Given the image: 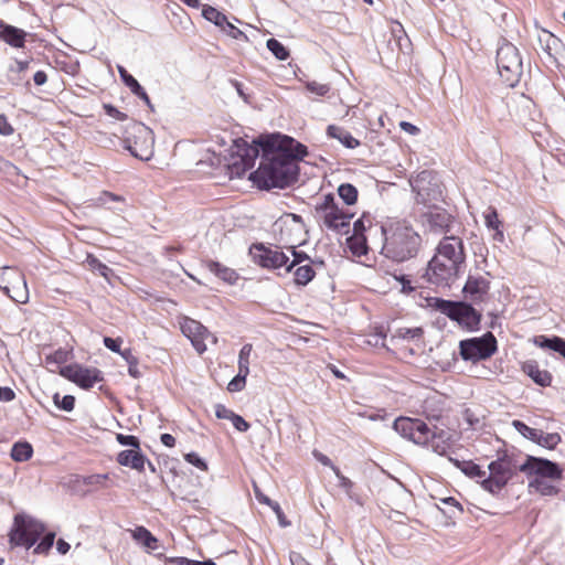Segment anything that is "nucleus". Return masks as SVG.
<instances>
[{
    "label": "nucleus",
    "instance_id": "obj_1",
    "mask_svg": "<svg viewBox=\"0 0 565 565\" xmlns=\"http://www.w3.org/2000/svg\"><path fill=\"white\" fill-rule=\"evenodd\" d=\"M262 148L259 167L250 172L249 180L259 189H286L299 179L301 161L307 154V147L279 132L258 137Z\"/></svg>",
    "mask_w": 565,
    "mask_h": 565
},
{
    "label": "nucleus",
    "instance_id": "obj_2",
    "mask_svg": "<svg viewBox=\"0 0 565 565\" xmlns=\"http://www.w3.org/2000/svg\"><path fill=\"white\" fill-rule=\"evenodd\" d=\"M394 430L403 438L434 452L446 456L451 447L452 435L448 429L430 426L419 418L398 417L393 423Z\"/></svg>",
    "mask_w": 565,
    "mask_h": 565
},
{
    "label": "nucleus",
    "instance_id": "obj_3",
    "mask_svg": "<svg viewBox=\"0 0 565 565\" xmlns=\"http://www.w3.org/2000/svg\"><path fill=\"white\" fill-rule=\"evenodd\" d=\"M384 235L382 254L393 262L403 263L417 256L420 235L407 223L395 222L381 227Z\"/></svg>",
    "mask_w": 565,
    "mask_h": 565
},
{
    "label": "nucleus",
    "instance_id": "obj_4",
    "mask_svg": "<svg viewBox=\"0 0 565 565\" xmlns=\"http://www.w3.org/2000/svg\"><path fill=\"white\" fill-rule=\"evenodd\" d=\"M353 216V213L339 206L333 193L323 195L321 202L315 205V217L320 225L340 235L349 234Z\"/></svg>",
    "mask_w": 565,
    "mask_h": 565
},
{
    "label": "nucleus",
    "instance_id": "obj_5",
    "mask_svg": "<svg viewBox=\"0 0 565 565\" xmlns=\"http://www.w3.org/2000/svg\"><path fill=\"white\" fill-rule=\"evenodd\" d=\"M429 305L469 332L480 329L482 315L467 301H454L435 297L430 298Z\"/></svg>",
    "mask_w": 565,
    "mask_h": 565
},
{
    "label": "nucleus",
    "instance_id": "obj_6",
    "mask_svg": "<svg viewBox=\"0 0 565 565\" xmlns=\"http://www.w3.org/2000/svg\"><path fill=\"white\" fill-rule=\"evenodd\" d=\"M495 61L499 75L507 86H516L523 74V62L519 49L503 39L497 50Z\"/></svg>",
    "mask_w": 565,
    "mask_h": 565
},
{
    "label": "nucleus",
    "instance_id": "obj_7",
    "mask_svg": "<svg viewBox=\"0 0 565 565\" xmlns=\"http://www.w3.org/2000/svg\"><path fill=\"white\" fill-rule=\"evenodd\" d=\"M153 142L152 130L142 122L131 120L124 130L122 146L140 160L150 158L149 146Z\"/></svg>",
    "mask_w": 565,
    "mask_h": 565
},
{
    "label": "nucleus",
    "instance_id": "obj_8",
    "mask_svg": "<svg viewBox=\"0 0 565 565\" xmlns=\"http://www.w3.org/2000/svg\"><path fill=\"white\" fill-rule=\"evenodd\" d=\"M513 459L507 454L500 455L497 460L489 463V476L481 481L483 490L498 494L512 479L514 469Z\"/></svg>",
    "mask_w": 565,
    "mask_h": 565
},
{
    "label": "nucleus",
    "instance_id": "obj_9",
    "mask_svg": "<svg viewBox=\"0 0 565 565\" xmlns=\"http://www.w3.org/2000/svg\"><path fill=\"white\" fill-rule=\"evenodd\" d=\"M498 349V342L492 332L482 337L461 340L459 350L462 360L478 362L491 358Z\"/></svg>",
    "mask_w": 565,
    "mask_h": 565
},
{
    "label": "nucleus",
    "instance_id": "obj_10",
    "mask_svg": "<svg viewBox=\"0 0 565 565\" xmlns=\"http://www.w3.org/2000/svg\"><path fill=\"white\" fill-rule=\"evenodd\" d=\"M58 374L83 390H89L96 383L104 381V374L99 369L84 366L79 363L60 367Z\"/></svg>",
    "mask_w": 565,
    "mask_h": 565
},
{
    "label": "nucleus",
    "instance_id": "obj_11",
    "mask_svg": "<svg viewBox=\"0 0 565 565\" xmlns=\"http://www.w3.org/2000/svg\"><path fill=\"white\" fill-rule=\"evenodd\" d=\"M519 470L527 477L561 480L563 478L562 467L550 459L527 455Z\"/></svg>",
    "mask_w": 565,
    "mask_h": 565
},
{
    "label": "nucleus",
    "instance_id": "obj_12",
    "mask_svg": "<svg viewBox=\"0 0 565 565\" xmlns=\"http://www.w3.org/2000/svg\"><path fill=\"white\" fill-rule=\"evenodd\" d=\"M253 262L266 269L286 268L289 257L279 249L266 247L263 243H255L249 248Z\"/></svg>",
    "mask_w": 565,
    "mask_h": 565
},
{
    "label": "nucleus",
    "instance_id": "obj_13",
    "mask_svg": "<svg viewBox=\"0 0 565 565\" xmlns=\"http://www.w3.org/2000/svg\"><path fill=\"white\" fill-rule=\"evenodd\" d=\"M459 268L445 258L435 254L428 262L425 277L427 280L435 285H449V282L457 277Z\"/></svg>",
    "mask_w": 565,
    "mask_h": 565
},
{
    "label": "nucleus",
    "instance_id": "obj_14",
    "mask_svg": "<svg viewBox=\"0 0 565 565\" xmlns=\"http://www.w3.org/2000/svg\"><path fill=\"white\" fill-rule=\"evenodd\" d=\"M40 535L36 524L26 523L21 515L14 516V529L10 533V543L15 546L32 547Z\"/></svg>",
    "mask_w": 565,
    "mask_h": 565
},
{
    "label": "nucleus",
    "instance_id": "obj_15",
    "mask_svg": "<svg viewBox=\"0 0 565 565\" xmlns=\"http://www.w3.org/2000/svg\"><path fill=\"white\" fill-rule=\"evenodd\" d=\"M413 190L417 193V196L422 202L437 201L441 198V189L438 181L433 178L431 172L424 170L419 172L412 183Z\"/></svg>",
    "mask_w": 565,
    "mask_h": 565
},
{
    "label": "nucleus",
    "instance_id": "obj_16",
    "mask_svg": "<svg viewBox=\"0 0 565 565\" xmlns=\"http://www.w3.org/2000/svg\"><path fill=\"white\" fill-rule=\"evenodd\" d=\"M435 254L445 258L446 262L454 263L459 269L466 259L462 239L454 235L445 236L438 244Z\"/></svg>",
    "mask_w": 565,
    "mask_h": 565
},
{
    "label": "nucleus",
    "instance_id": "obj_17",
    "mask_svg": "<svg viewBox=\"0 0 565 565\" xmlns=\"http://www.w3.org/2000/svg\"><path fill=\"white\" fill-rule=\"evenodd\" d=\"M454 217L445 209L433 206L422 214L423 225L431 233L443 234L449 232Z\"/></svg>",
    "mask_w": 565,
    "mask_h": 565
},
{
    "label": "nucleus",
    "instance_id": "obj_18",
    "mask_svg": "<svg viewBox=\"0 0 565 565\" xmlns=\"http://www.w3.org/2000/svg\"><path fill=\"white\" fill-rule=\"evenodd\" d=\"M182 332L188 337L195 350L203 353L206 350L204 339L210 334L209 330L199 321L186 319L181 326Z\"/></svg>",
    "mask_w": 565,
    "mask_h": 565
},
{
    "label": "nucleus",
    "instance_id": "obj_19",
    "mask_svg": "<svg viewBox=\"0 0 565 565\" xmlns=\"http://www.w3.org/2000/svg\"><path fill=\"white\" fill-rule=\"evenodd\" d=\"M539 43L543 52L546 54L548 62L557 65V58L565 50L564 43L546 30H543L539 35Z\"/></svg>",
    "mask_w": 565,
    "mask_h": 565
},
{
    "label": "nucleus",
    "instance_id": "obj_20",
    "mask_svg": "<svg viewBox=\"0 0 565 565\" xmlns=\"http://www.w3.org/2000/svg\"><path fill=\"white\" fill-rule=\"evenodd\" d=\"M258 138L253 140L252 145H248L244 139L238 138L234 140L235 151L232 157L237 158L241 161H244L247 164V168H253L256 159L262 151V148L257 145Z\"/></svg>",
    "mask_w": 565,
    "mask_h": 565
},
{
    "label": "nucleus",
    "instance_id": "obj_21",
    "mask_svg": "<svg viewBox=\"0 0 565 565\" xmlns=\"http://www.w3.org/2000/svg\"><path fill=\"white\" fill-rule=\"evenodd\" d=\"M28 32L0 20V41L14 49H23L26 43Z\"/></svg>",
    "mask_w": 565,
    "mask_h": 565
},
{
    "label": "nucleus",
    "instance_id": "obj_22",
    "mask_svg": "<svg viewBox=\"0 0 565 565\" xmlns=\"http://www.w3.org/2000/svg\"><path fill=\"white\" fill-rule=\"evenodd\" d=\"M490 289V281L481 276L469 275L462 288L463 294L471 301H481Z\"/></svg>",
    "mask_w": 565,
    "mask_h": 565
},
{
    "label": "nucleus",
    "instance_id": "obj_23",
    "mask_svg": "<svg viewBox=\"0 0 565 565\" xmlns=\"http://www.w3.org/2000/svg\"><path fill=\"white\" fill-rule=\"evenodd\" d=\"M147 457L141 452L140 449H127L122 450L117 455V462L120 466L129 467L139 472L145 470Z\"/></svg>",
    "mask_w": 565,
    "mask_h": 565
},
{
    "label": "nucleus",
    "instance_id": "obj_24",
    "mask_svg": "<svg viewBox=\"0 0 565 565\" xmlns=\"http://www.w3.org/2000/svg\"><path fill=\"white\" fill-rule=\"evenodd\" d=\"M117 70H118L120 79L127 87H129L131 93L134 95H136L137 97H139L141 100H143V103L147 105L148 108L153 110V105H152L147 92L139 84V82L131 74H129L128 71L124 66L118 65Z\"/></svg>",
    "mask_w": 565,
    "mask_h": 565
},
{
    "label": "nucleus",
    "instance_id": "obj_25",
    "mask_svg": "<svg viewBox=\"0 0 565 565\" xmlns=\"http://www.w3.org/2000/svg\"><path fill=\"white\" fill-rule=\"evenodd\" d=\"M522 371L531 377V380L542 386H550L552 383V374L546 370H541L537 362L534 360L525 361L522 364Z\"/></svg>",
    "mask_w": 565,
    "mask_h": 565
},
{
    "label": "nucleus",
    "instance_id": "obj_26",
    "mask_svg": "<svg viewBox=\"0 0 565 565\" xmlns=\"http://www.w3.org/2000/svg\"><path fill=\"white\" fill-rule=\"evenodd\" d=\"M555 481L552 479L533 478L529 482V490L544 497H555L559 493V488L554 483Z\"/></svg>",
    "mask_w": 565,
    "mask_h": 565
},
{
    "label": "nucleus",
    "instance_id": "obj_27",
    "mask_svg": "<svg viewBox=\"0 0 565 565\" xmlns=\"http://www.w3.org/2000/svg\"><path fill=\"white\" fill-rule=\"evenodd\" d=\"M327 136L338 139L348 149H355L360 146V141L354 138L351 132L335 125H329L327 127Z\"/></svg>",
    "mask_w": 565,
    "mask_h": 565
},
{
    "label": "nucleus",
    "instance_id": "obj_28",
    "mask_svg": "<svg viewBox=\"0 0 565 565\" xmlns=\"http://www.w3.org/2000/svg\"><path fill=\"white\" fill-rule=\"evenodd\" d=\"M205 265L212 274L230 285H234L238 279V274L234 269L218 262L207 260Z\"/></svg>",
    "mask_w": 565,
    "mask_h": 565
},
{
    "label": "nucleus",
    "instance_id": "obj_29",
    "mask_svg": "<svg viewBox=\"0 0 565 565\" xmlns=\"http://www.w3.org/2000/svg\"><path fill=\"white\" fill-rule=\"evenodd\" d=\"M534 343L542 349L554 351L565 359V339L557 335H539L534 338Z\"/></svg>",
    "mask_w": 565,
    "mask_h": 565
},
{
    "label": "nucleus",
    "instance_id": "obj_30",
    "mask_svg": "<svg viewBox=\"0 0 565 565\" xmlns=\"http://www.w3.org/2000/svg\"><path fill=\"white\" fill-rule=\"evenodd\" d=\"M132 539L147 550H157L158 540L157 537L145 526H137L131 531Z\"/></svg>",
    "mask_w": 565,
    "mask_h": 565
},
{
    "label": "nucleus",
    "instance_id": "obj_31",
    "mask_svg": "<svg viewBox=\"0 0 565 565\" xmlns=\"http://www.w3.org/2000/svg\"><path fill=\"white\" fill-rule=\"evenodd\" d=\"M254 490H255V495H256V499L258 500V502L265 503L269 508H271V510L275 512V514L279 521V524L282 527L288 526L290 524V522L287 521L286 515H285L282 509L280 508L279 503L276 501H273L267 495L262 493L260 490L256 486L254 487Z\"/></svg>",
    "mask_w": 565,
    "mask_h": 565
},
{
    "label": "nucleus",
    "instance_id": "obj_32",
    "mask_svg": "<svg viewBox=\"0 0 565 565\" xmlns=\"http://www.w3.org/2000/svg\"><path fill=\"white\" fill-rule=\"evenodd\" d=\"M10 456L17 462L28 461L33 456V447L29 441H17L12 445Z\"/></svg>",
    "mask_w": 565,
    "mask_h": 565
},
{
    "label": "nucleus",
    "instance_id": "obj_33",
    "mask_svg": "<svg viewBox=\"0 0 565 565\" xmlns=\"http://www.w3.org/2000/svg\"><path fill=\"white\" fill-rule=\"evenodd\" d=\"M347 245L354 256H363L369 252L365 235L352 234L347 237Z\"/></svg>",
    "mask_w": 565,
    "mask_h": 565
},
{
    "label": "nucleus",
    "instance_id": "obj_34",
    "mask_svg": "<svg viewBox=\"0 0 565 565\" xmlns=\"http://www.w3.org/2000/svg\"><path fill=\"white\" fill-rule=\"evenodd\" d=\"M424 335V330L420 327L416 328H398L391 337V342L396 344L398 340H420Z\"/></svg>",
    "mask_w": 565,
    "mask_h": 565
},
{
    "label": "nucleus",
    "instance_id": "obj_35",
    "mask_svg": "<svg viewBox=\"0 0 565 565\" xmlns=\"http://www.w3.org/2000/svg\"><path fill=\"white\" fill-rule=\"evenodd\" d=\"M109 473H96L90 476H82L77 480L82 482L84 486L92 487L93 489H106L109 488L108 484Z\"/></svg>",
    "mask_w": 565,
    "mask_h": 565
},
{
    "label": "nucleus",
    "instance_id": "obj_36",
    "mask_svg": "<svg viewBox=\"0 0 565 565\" xmlns=\"http://www.w3.org/2000/svg\"><path fill=\"white\" fill-rule=\"evenodd\" d=\"M202 17L209 22H212L213 24L218 26L220 29H222V26L227 20V17L223 12L218 11L216 8L209 4H204L202 7Z\"/></svg>",
    "mask_w": 565,
    "mask_h": 565
},
{
    "label": "nucleus",
    "instance_id": "obj_37",
    "mask_svg": "<svg viewBox=\"0 0 565 565\" xmlns=\"http://www.w3.org/2000/svg\"><path fill=\"white\" fill-rule=\"evenodd\" d=\"M86 264L93 271L103 276L107 280H109L110 276L114 275L111 268H109L106 264L102 263L96 256L88 254L86 257Z\"/></svg>",
    "mask_w": 565,
    "mask_h": 565
},
{
    "label": "nucleus",
    "instance_id": "obj_38",
    "mask_svg": "<svg viewBox=\"0 0 565 565\" xmlns=\"http://www.w3.org/2000/svg\"><path fill=\"white\" fill-rule=\"evenodd\" d=\"M19 284L21 285V287H13V295L11 294V288L9 286L3 287L2 289L15 302L24 303L28 300V288L24 277L19 276Z\"/></svg>",
    "mask_w": 565,
    "mask_h": 565
},
{
    "label": "nucleus",
    "instance_id": "obj_39",
    "mask_svg": "<svg viewBox=\"0 0 565 565\" xmlns=\"http://www.w3.org/2000/svg\"><path fill=\"white\" fill-rule=\"evenodd\" d=\"M338 195L347 205H353L358 200V189L351 183H342L338 188Z\"/></svg>",
    "mask_w": 565,
    "mask_h": 565
},
{
    "label": "nucleus",
    "instance_id": "obj_40",
    "mask_svg": "<svg viewBox=\"0 0 565 565\" xmlns=\"http://www.w3.org/2000/svg\"><path fill=\"white\" fill-rule=\"evenodd\" d=\"M316 276L311 265L299 266L295 271V282L299 286L308 285Z\"/></svg>",
    "mask_w": 565,
    "mask_h": 565
},
{
    "label": "nucleus",
    "instance_id": "obj_41",
    "mask_svg": "<svg viewBox=\"0 0 565 565\" xmlns=\"http://www.w3.org/2000/svg\"><path fill=\"white\" fill-rule=\"evenodd\" d=\"M268 51L279 61H286L289 57V50L278 40L270 38L266 42Z\"/></svg>",
    "mask_w": 565,
    "mask_h": 565
},
{
    "label": "nucleus",
    "instance_id": "obj_42",
    "mask_svg": "<svg viewBox=\"0 0 565 565\" xmlns=\"http://www.w3.org/2000/svg\"><path fill=\"white\" fill-rule=\"evenodd\" d=\"M561 441L562 437L558 433L544 434L542 430H540V436L537 437L535 444L546 449H555Z\"/></svg>",
    "mask_w": 565,
    "mask_h": 565
},
{
    "label": "nucleus",
    "instance_id": "obj_43",
    "mask_svg": "<svg viewBox=\"0 0 565 565\" xmlns=\"http://www.w3.org/2000/svg\"><path fill=\"white\" fill-rule=\"evenodd\" d=\"M512 426L515 430L521 434L524 438L533 441L535 444L537 437L540 436V429L532 428L527 426L525 423L519 419H514L512 422Z\"/></svg>",
    "mask_w": 565,
    "mask_h": 565
},
{
    "label": "nucleus",
    "instance_id": "obj_44",
    "mask_svg": "<svg viewBox=\"0 0 565 565\" xmlns=\"http://www.w3.org/2000/svg\"><path fill=\"white\" fill-rule=\"evenodd\" d=\"M120 355L128 364V374L134 379H139L141 372L138 369V359L132 354L131 349H125Z\"/></svg>",
    "mask_w": 565,
    "mask_h": 565
},
{
    "label": "nucleus",
    "instance_id": "obj_45",
    "mask_svg": "<svg viewBox=\"0 0 565 565\" xmlns=\"http://www.w3.org/2000/svg\"><path fill=\"white\" fill-rule=\"evenodd\" d=\"M70 360V352L62 348L55 350L53 353L45 356L46 366L56 365L58 369L61 365Z\"/></svg>",
    "mask_w": 565,
    "mask_h": 565
},
{
    "label": "nucleus",
    "instance_id": "obj_46",
    "mask_svg": "<svg viewBox=\"0 0 565 565\" xmlns=\"http://www.w3.org/2000/svg\"><path fill=\"white\" fill-rule=\"evenodd\" d=\"M462 472L469 477V478H473V479H481V481L487 478V473L484 470L481 469V467L477 463H475L473 461L471 460H462Z\"/></svg>",
    "mask_w": 565,
    "mask_h": 565
},
{
    "label": "nucleus",
    "instance_id": "obj_47",
    "mask_svg": "<svg viewBox=\"0 0 565 565\" xmlns=\"http://www.w3.org/2000/svg\"><path fill=\"white\" fill-rule=\"evenodd\" d=\"M250 169L252 168H247V164L244 161H241L237 158H233V161L227 164V170L231 179H239Z\"/></svg>",
    "mask_w": 565,
    "mask_h": 565
},
{
    "label": "nucleus",
    "instance_id": "obj_48",
    "mask_svg": "<svg viewBox=\"0 0 565 565\" xmlns=\"http://www.w3.org/2000/svg\"><path fill=\"white\" fill-rule=\"evenodd\" d=\"M55 406L65 412H72L75 407V397L73 395L61 396L58 393L53 395Z\"/></svg>",
    "mask_w": 565,
    "mask_h": 565
},
{
    "label": "nucleus",
    "instance_id": "obj_49",
    "mask_svg": "<svg viewBox=\"0 0 565 565\" xmlns=\"http://www.w3.org/2000/svg\"><path fill=\"white\" fill-rule=\"evenodd\" d=\"M253 350V345L250 343H246L242 347L238 354V370L241 372H249V356Z\"/></svg>",
    "mask_w": 565,
    "mask_h": 565
},
{
    "label": "nucleus",
    "instance_id": "obj_50",
    "mask_svg": "<svg viewBox=\"0 0 565 565\" xmlns=\"http://www.w3.org/2000/svg\"><path fill=\"white\" fill-rule=\"evenodd\" d=\"M248 374L249 372H241V370H238V373L230 381L227 391L234 393L244 390Z\"/></svg>",
    "mask_w": 565,
    "mask_h": 565
},
{
    "label": "nucleus",
    "instance_id": "obj_51",
    "mask_svg": "<svg viewBox=\"0 0 565 565\" xmlns=\"http://www.w3.org/2000/svg\"><path fill=\"white\" fill-rule=\"evenodd\" d=\"M294 259L291 262L288 260L285 271L290 273L292 268L297 265H300L305 260H310V257L305 252H298L295 246L290 247Z\"/></svg>",
    "mask_w": 565,
    "mask_h": 565
},
{
    "label": "nucleus",
    "instance_id": "obj_52",
    "mask_svg": "<svg viewBox=\"0 0 565 565\" xmlns=\"http://www.w3.org/2000/svg\"><path fill=\"white\" fill-rule=\"evenodd\" d=\"M221 30L235 40L248 41L247 35L238 28H236L232 22H230L228 19L226 20Z\"/></svg>",
    "mask_w": 565,
    "mask_h": 565
},
{
    "label": "nucleus",
    "instance_id": "obj_53",
    "mask_svg": "<svg viewBox=\"0 0 565 565\" xmlns=\"http://www.w3.org/2000/svg\"><path fill=\"white\" fill-rule=\"evenodd\" d=\"M440 501L449 508V518H456L463 512L462 505L452 497L443 498Z\"/></svg>",
    "mask_w": 565,
    "mask_h": 565
},
{
    "label": "nucleus",
    "instance_id": "obj_54",
    "mask_svg": "<svg viewBox=\"0 0 565 565\" xmlns=\"http://www.w3.org/2000/svg\"><path fill=\"white\" fill-rule=\"evenodd\" d=\"M32 61L33 58L31 56H29L25 60L14 58L13 64H11L8 68L9 74L20 75L24 73L29 68V65Z\"/></svg>",
    "mask_w": 565,
    "mask_h": 565
},
{
    "label": "nucleus",
    "instance_id": "obj_55",
    "mask_svg": "<svg viewBox=\"0 0 565 565\" xmlns=\"http://www.w3.org/2000/svg\"><path fill=\"white\" fill-rule=\"evenodd\" d=\"M116 440L121 446L130 447V449H140V440L134 435L117 434Z\"/></svg>",
    "mask_w": 565,
    "mask_h": 565
},
{
    "label": "nucleus",
    "instance_id": "obj_56",
    "mask_svg": "<svg viewBox=\"0 0 565 565\" xmlns=\"http://www.w3.org/2000/svg\"><path fill=\"white\" fill-rule=\"evenodd\" d=\"M306 88L317 96H324L330 90V86L328 84H321L316 81L307 82Z\"/></svg>",
    "mask_w": 565,
    "mask_h": 565
},
{
    "label": "nucleus",
    "instance_id": "obj_57",
    "mask_svg": "<svg viewBox=\"0 0 565 565\" xmlns=\"http://www.w3.org/2000/svg\"><path fill=\"white\" fill-rule=\"evenodd\" d=\"M54 539H55V533L51 532V533L45 534L43 536V539L41 540V542L35 547L34 552L35 553H46L53 546Z\"/></svg>",
    "mask_w": 565,
    "mask_h": 565
},
{
    "label": "nucleus",
    "instance_id": "obj_58",
    "mask_svg": "<svg viewBox=\"0 0 565 565\" xmlns=\"http://www.w3.org/2000/svg\"><path fill=\"white\" fill-rule=\"evenodd\" d=\"M184 459L186 462L193 465L194 467L201 470H207V465L196 452L192 451L184 455Z\"/></svg>",
    "mask_w": 565,
    "mask_h": 565
},
{
    "label": "nucleus",
    "instance_id": "obj_59",
    "mask_svg": "<svg viewBox=\"0 0 565 565\" xmlns=\"http://www.w3.org/2000/svg\"><path fill=\"white\" fill-rule=\"evenodd\" d=\"M333 472L339 480V487H341L347 492V494L350 495L353 482L349 478L343 476L338 467H333Z\"/></svg>",
    "mask_w": 565,
    "mask_h": 565
},
{
    "label": "nucleus",
    "instance_id": "obj_60",
    "mask_svg": "<svg viewBox=\"0 0 565 565\" xmlns=\"http://www.w3.org/2000/svg\"><path fill=\"white\" fill-rule=\"evenodd\" d=\"M486 225L489 228L498 230L501 225V222L499 221L498 213L495 209H490V211L486 214Z\"/></svg>",
    "mask_w": 565,
    "mask_h": 565
},
{
    "label": "nucleus",
    "instance_id": "obj_61",
    "mask_svg": "<svg viewBox=\"0 0 565 565\" xmlns=\"http://www.w3.org/2000/svg\"><path fill=\"white\" fill-rule=\"evenodd\" d=\"M104 110L109 116L117 120L125 121L127 120L128 116L127 114L118 110L114 105L111 104H104Z\"/></svg>",
    "mask_w": 565,
    "mask_h": 565
},
{
    "label": "nucleus",
    "instance_id": "obj_62",
    "mask_svg": "<svg viewBox=\"0 0 565 565\" xmlns=\"http://www.w3.org/2000/svg\"><path fill=\"white\" fill-rule=\"evenodd\" d=\"M104 345L110 350L111 352L119 353L122 352L120 350L121 339L120 338H110V337H104L103 339Z\"/></svg>",
    "mask_w": 565,
    "mask_h": 565
},
{
    "label": "nucleus",
    "instance_id": "obj_63",
    "mask_svg": "<svg viewBox=\"0 0 565 565\" xmlns=\"http://www.w3.org/2000/svg\"><path fill=\"white\" fill-rule=\"evenodd\" d=\"M394 278L402 285L401 291L404 294H411L415 290V287L412 286L411 280L407 275H394Z\"/></svg>",
    "mask_w": 565,
    "mask_h": 565
},
{
    "label": "nucleus",
    "instance_id": "obj_64",
    "mask_svg": "<svg viewBox=\"0 0 565 565\" xmlns=\"http://www.w3.org/2000/svg\"><path fill=\"white\" fill-rule=\"evenodd\" d=\"M233 426L235 429H237L241 433H245L249 429L250 425L247 423L241 415L234 414L233 418L231 419Z\"/></svg>",
    "mask_w": 565,
    "mask_h": 565
}]
</instances>
